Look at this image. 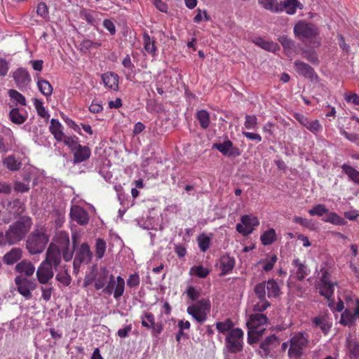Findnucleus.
I'll use <instances>...</instances> for the list:
<instances>
[{
    "instance_id": "obj_5",
    "label": "nucleus",
    "mask_w": 359,
    "mask_h": 359,
    "mask_svg": "<svg viewBox=\"0 0 359 359\" xmlns=\"http://www.w3.org/2000/svg\"><path fill=\"white\" fill-rule=\"evenodd\" d=\"M210 302L207 299H202L198 302L187 307V313L198 323H203L210 311Z\"/></svg>"
},
{
    "instance_id": "obj_34",
    "label": "nucleus",
    "mask_w": 359,
    "mask_h": 359,
    "mask_svg": "<svg viewBox=\"0 0 359 359\" xmlns=\"http://www.w3.org/2000/svg\"><path fill=\"white\" fill-rule=\"evenodd\" d=\"M258 2L264 8L273 13L283 11V8L279 5L278 0H258Z\"/></svg>"
},
{
    "instance_id": "obj_23",
    "label": "nucleus",
    "mask_w": 359,
    "mask_h": 359,
    "mask_svg": "<svg viewBox=\"0 0 359 359\" xmlns=\"http://www.w3.org/2000/svg\"><path fill=\"white\" fill-rule=\"evenodd\" d=\"M27 114L25 111L22 113L20 111L19 108L14 107L11 109L8 114L9 120L14 124L22 125L27 119Z\"/></svg>"
},
{
    "instance_id": "obj_15",
    "label": "nucleus",
    "mask_w": 359,
    "mask_h": 359,
    "mask_svg": "<svg viewBox=\"0 0 359 359\" xmlns=\"http://www.w3.org/2000/svg\"><path fill=\"white\" fill-rule=\"evenodd\" d=\"M92 259V253L90 247L87 243H83L76 250V256L74 259V269L79 267L81 263H89Z\"/></svg>"
},
{
    "instance_id": "obj_25",
    "label": "nucleus",
    "mask_w": 359,
    "mask_h": 359,
    "mask_svg": "<svg viewBox=\"0 0 359 359\" xmlns=\"http://www.w3.org/2000/svg\"><path fill=\"white\" fill-rule=\"evenodd\" d=\"M102 81L104 86L113 90H117L118 88V76L112 72H107L102 76Z\"/></svg>"
},
{
    "instance_id": "obj_4",
    "label": "nucleus",
    "mask_w": 359,
    "mask_h": 359,
    "mask_svg": "<svg viewBox=\"0 0 359 359\" xmlns=\"http://www.w3.org/2000/svg\"><path fill=\"white\" fill-rule=\"evenodd\" d=\"M48 236L43 227L35 229L29 236L27 248L31 254H39L43 252L48 242Z\"/></svg>"
},
{
    "instance_id": "obj_7",
    "label": "nucleus",
    "mask_w": 359,
    "mask_h": 359,
    "mask_svg": "<svg viewBox=\"0 0 359 359\" xmlns=\"http://www.w3.org/2000/svg\"><path fill=\"white\" fill-rule=\"evenodd\" d=\"M255 292L259 298H276L280 294V289L277 282L273 279L257 284L255 287Z\"/></svg>"
},
{
    "instance_id": "obj_63",
    "label": "nucleus",
    "mask_w": 359,
    "mask_h": 359,
    "mask_svg": "<svg viewBox=\"0 0 359 359\" xmlns=\"http://www.w3.org/2000/svg\"><path fill=\"white\" fill-rule=\"evenodd\" d=\"M306 128L312 133H316L321 130L322 126L318 120L309 121Z\"/></svg>"
},
{
    "instance_id": "obj_30",
    "label": "nucleus",
    "mask_w": 359,
    "mask_h": 359,
    "mask_svg": "<svg viewBox=\"0 0 359 359\" xmlns=\"http://www.w3.org/2000/svg\"><path fill=\"white\" fill-rule=\"evenodd\" d=\"M252 41L257 46L272 53H276L280 49L278 43L273 41H266L261 37L256 38Z\"/></svg>"
},
{
    "instance_id": "obj_10",
    "label": "nucleus",
    "mask_w": 359,
    "mask_h": 359,
    "mask_svg": "<svg viewBox=\"0 0 359 359\" xmlns=\"http://www.w3.org/2000/svg\"><path fill=\"white\" fill-rule=\"evenodd\" d=\"M241 223L237 224L236 230L243 236H248L252 233L255 228L259 224V219L252 215H245L241 218Z\"/></svg>"
},
{
    "instance_id": "obj_19",
    "label": "nucleus",
    "mask_w": 359,
    "mask_h": 359,
    "mask_svg": "<svg viewBox=\"0 0 359 359\" xmlns=\"http://www.w3.org/2000/svg\"><path fill=\"white\" fill-rule=\"evenodd\" d=\"M13 78L17 86L20 88L26 87L31 81L28 72L23 68H19L13 72Z\"/></svg>"
},
{
    "instance_id": "obj_33",
    "label": "nucleus",
    "mask_w": 359,
    "mask_h": 359,
    "mask_svg": "<svg viewBox=\"0 0 359 359\" xmlns=\"http://www.w3.org/2000/svg\"><path fill=\"white\" fill-rule=\"evenodd\" d=\"M22 257V251L19 248H13L4 256V262L11 265L19 260Z\"/></svg>"
},
{
    "instance_id": "obj_60",
    "label": "nucleus",
    "mask_w": 359,
    "mask_h": 359,
    "mask_svg": "<svg viewBox=\"0 0 359 359\" xmlns=\"http://www.w3.org/2000/svg\"><path fill=\"white\" fill-rule=\"evenodd\" d=\"M36 13L43 18H46L48 16V8L44 2H40L36 8Z\"/></svg>"
},
{
    "instance_id": "obj_56",
    "label": "nucleus",
    "mask_w": 359,
    "mask_h": 359,
    "mask_svg": "<svg viewBox=\"0 0 359 359\" xmlns=\"http://www.w3.org/2000/svg\"><path fill=\"white\" fill-rule=\"evenodd\" d=\"M198 246L202 252H205L210 246V241L208 236L203 233L198 238Z\"/></svg>"
},
{
    "instance_id": "obj_48",
    "label": "nucleus",
    "mask_w": 359,
    "mask_h": 359,
    "mask_svg": "<svg viewBox=\"0 0 359 359\" xmlns=\"http://www.w3.org/2000/svg\"><path fill=\"white\" fill-rule=\"evenodd\" d=\"M210 271L202 266H194L190 269L189 273L192 276H196L198 278H203L206 277Z\"/></svg>"
},
{
    "instance_id": "obj_41",
    "label": "nucleus",
    "mask_w": 359,
    "mask_h": 359,
    "mask_svg": "<svg viewBox=\"0 0 359 359\" xmlns=\"http://www.w3.org/2000/svg\"><path fill=\"white\" fill-rule=\"evenodd\" d=\"M261 241L264 245H268L273 243L276 240V233L273 229H270L264 231L261 235Z\"/></svg>"
},
{
    "instance_id": "obj_11",
    "label": "nucleus",
    "mask_w": 359,
    "mask_h": 359,
    "mask_svg": "<svg viewBox=\"0 0 359 359\" xmlns=\"http://www.w3.org/2000/svg\"><path fill=\"white\" fill-rule=\"evenodd\" d=\"M17 291L26 299H30L32 297V292L35 290L36 284L34 281L23 277L17 276L15 278Z\"/></svg>"
},
{
    "instance_id": "obj_6",
    "label": "nucleus",
    "mask_w": 359,
    "mask_h": 359,
    "mask_svg": "<svg viewBox=\"0 0 359 359\" xmlns=\"http://www.w3.org/2000/svg\"><path fill=\"white\" fill-rule=\"evenodd\" d=\"M294 34L301 41L311 39L319 34L317 27L304 20H299L294 27Z\"/></svg>"
},
{
    "instance_id": "obj_54",
    "label": "nucleus",
    "mask_w": 359,
    "mask_h": 359,
    "mask_svg": "<svg viewBox=\"0 0 359 359\" xmlns=\"http://www.w3.org/2000/svg\"><path fill=\"white\" fill-rule=\"evenodd\" d=\"M328 212V210L323 204H318L313 207L309 210V213L311 216H323Z\"/></svg>"
},
{
    "instance_id": "obj_9",
    "label": "nucleus",
    "mask_w": 359,
    "mask_h": 359,
    "mask_svg": "<svg viewBox=\"0 0 359 359\" xmlns=\"http://www.w3.org/2000/svg\"><path fill=\"white\" fill-rule=\"evenodd\" d=\"M125 280L121 276H117L115 279L113 275H110V279L104 288V292L111 295L114 294L116 299H118L124 292Z\"/></svg>"
},
{
    "instance_id": "obj_64",
    "label": "nucleus",
    "mask_w": 359,
    "mask_h": 359,
    "mask_svg": "<svg viewBox=\"0 0 359 359\" xmlns=\"http://www.w3.org/2000/svg\"><path fill=\"white\" fill-rule=\"evenodd\" d=\"M140 284V277L137 273L132 274L127 280V285L130 287H136Z\"/></svg>"
},
{
    "instance_id": "obj_13",
    "label": "nucleus",
    "mask_w": 359,
    "mask_h": 359,
    "mask_svg": "<svg viewBox=\"0 0 359 359\" xmlns=\"http://www.w3.org/2000/svg\"><path fill=\"white\" fill-rule=\"evenodd\" d=\"M53 266L48 262L43 261L41 263L36 272L37 280L41 284H47L53 278L54 276Z\"/></svg>"
},
{
    "instance_id": "obj_62",
    "label": "nucleus",
    "mask_w": 359,
    "mask_h": 359,
    "mask_svg": "<svg viewBox=\"0 0 359 359\" xmlns=\"http://www.w3.org/2000/svg\"><path fill=\"white\" fill-rule=\"evenodd\" d=\"M293 221L294 222L299 224L304 227L312 229L311 222L306 218H304L299 216H294L293 218Z\"/></svg>"
},
{
    "instance_id": "obj_38",
    "label": "nucleus",
    "mask_w": 359,
    "mask_h": 359,
    "mask_svg": "<svg viewBox=\"0 0 359 359\" xmlns=\"http://www.w3.org/2000/svg\"><path fill=\"white\" fill-rule=\"evenodd\" d=\"M325 214L326 216L323 218V221L325 222L334 225H344L346 224V221L335 212L328 211Z\"/></svg>"
},
{
    "instance_id": "obj_57",
    "label": "nucleus",
    "mask_w": 359,
    "mask_h": 359,
    "mask_svg": "<svg viewBox=\"0 0 359 359\" xmlns=\"http://www.w3.org/2000/svg\"><path fill=\"white\" fill-rule=\"evenodd\" d=\"M245 127L248 130H255L257 127V118L255 116L246 115Z\"/></svg>"
},
{
    "instance_id": "obj_51",
    "label": "nucleus",
    "mask_w": 359,
    "mask_h": 359,
    "mask_svg": "<svg viewBox=\"0 0 359 359\" xmlns=\"http://www.w3.org/2000/svg\"><path fill=\"white\" fill-rule=\"evenodd\" d=\"M233 323L231 320L227 319L222 322L216 323V328L221 333L229 332L232 329Z\"/></svg>"
},
{
    "instance_id": "obj_50",
    "label": "nucleus",
    "mask_w": 359,
    "mask_h": 359,
    "mask_svg": "<svg viewBox=\"0 0 359 359\" xmlns=\"http://www.w3.org/2000/svg\"><path fill=\"white\" fill-rule=\"evenodd\" d=\"M100 46L101 43L99 42H93L89 39H84L80 43V50L83 53H86L90 49L97 48Z\"/></svg>"
},
{
    "instance_id": "obj_53",
    "label": "nucleus",
    "mask_w": 359,
    "mask_h": 359,
    "mask_svg": "<svg viewBox=\"0 0 359 359\" xmlns=\"http://www.w3.org/2000/svg\"><path fill=\"white\" fill-rule=\"evenodd\" d=\"M61 142H63L72 151L76 149V147L79 145L78 137L76 136L64 135L63 140Z\"/></svg>"
},
{
    "instance_id": "obj_22",
    "label": "nucleus",
    "mask_w": 359,
    "mask_h": 359,
    "mask_svg": "<svg viewBox=\"0 0 359 359\" xmlns=\"http://www.w3.org/2000/svg\"><path fill=\"white\" fill-rule=\"evenodd\" d=\"M279 5L281 6L283 11H285L288 15H294L297 9L302 10L304 8L303 4L298 0H285L281 1Z\"/></svg>"
},
{
    "instance_id": "obj_29",
    "label": "nucleus",
    "mask_w": 359,
    "mask_h": 359,
    "mask_svg": "<svg viewBox=\"0 0 359 359\" xmlns=\"http://www.w3.org/2000/svg\"><path fill=\"white\" fill-rule=\"evenodd\" d=\"M313 323L316 327H319L325 334H327L330 331L332 326V321L326 315L316 317Z\"/></svg>"
},
{
    "instance_id": "obj_20",
    "label": "nucleus",
    "mask_w": 359,
    "mask_h": 359,
    "mask_svg": "<svg viewBox=\"0 0 359 359\" xmlns=\"http://www.w3.org/2000/svg\"><path fill=\"white\" fill-rule=\"evenodd\" d=\"M221 270V275L224 276L231 272L235 266V259L229 255L222 256L217 264Z\"/></svg>"
},
{
    "instance_id": "obj_31",
    "label": "nucleus",
    "mask_w": 359,
    "mask_h": 359,
    "mask_svg": "<svg viewBox=\"0 0 359 359\" xmlns=\"http://www.w3.org/2000/svg\"><path fill=\"white\" fill-rule=\"evenodd\" d=\"M294 67L296 72L304 76L313 78L314 76V72L313 68L303 62H301L299 60L295 61Z\"/></svg>"
},
{
    "instance_id": "obj_47",
    "label": "nucleus",
    "mask_w": 359,
    "mask_h": 359,
    "mask_svg": "<svg viewBox=\"0 0 359 359\" xmlns=\"http://www.w3.org/2000/svg\"><path fill=\"white\" fill-rule=\"evenodd\" d=\"M106 248V242L102 238H97L95 243V256L98 259L104 257Z\"/></svg>"
},
{
    "instance_id": "obj_36",
    "label": "nucleus",
    "mask_w": 359,
    "mask_h": 359,
    "mask_svg": "<svg viewBox=\"0 0 359 359\" xmlns=\"http://www.w3.org/2000/svg\"><path fill=\"white\" fill-rule=\"evenodd\" d=\"M8 96L11 98V100L15 104V105H20V106H26L27 105V100L25 97L19 93L18 90L14 89H11L8 92Z\"/></svg>"
},
{
    "instance_id": "obj_52",
    "label": "nucleus",
    "mask_w": 359,
    "mask_h": 359,
    "mask_svg": "<svg viewBox=\"0 0 359 359\" xmlns=\"http://www.w3.org/2000/svg\"><path fill=\"white\" fill-rule=\"evenodd\" d=\"M55 278L57 281L65 286L69 285L72 281L71 276L66 270L57 273Z\"/></svg>"
},
{
    "instance_id": "obj_16",
    "label": "nucleus",
    "mask_w": 359,
    "mask_h": 359,
    "mask_svg": "<svg viewBox=\"0 0 359 359\" xmlns=\"http://www.w3.org/2000/svg\"><path fill=\"white\" fill-rule=\"evenodd\" d=\"M292 265L293 269L291 271L290 280L292 278H296L299 280H302L310 272L307 265L298 258L292 260Z\"/></svg>"
},
{
    "instance_id": "obj_44",
    "label": "nucleus",
    "mask_w": 359,
    "mask_h": 359,
    "mask_svg": "<svg viewBox=\"0 0 359 359\" xmlns=\"http://www.w3.org/2000/svg\"><path fill=\"white\" fill-rule=\"evenodd\" d=\"M4 165L10 170L15 171L20 169L21 163L13 156H8L3 160Z\"/></svg>"
},
{
    "instance_id": "obj_26",
    "label": "nucleus",
    "mask_w": 359,
    "mask_h": 359,
    "mask_svg": "<svg viewBox=\"0 0 359 359\" xmlns=\"http://www.w3.org/2000/svg\"><path fill=\"white\" fill-rule=\"evenodd\" d=\"M74 153V162L75 163H81L88 158L90 156V150L86 146H81V144L73 151Z\"/></svg>"
},
{
    "instance_id": "obj_55",
    "label": "nucleus",
    "mask_w": 359,
    "mask_h": 359,
    "mask_svg": "<svg viewBox=\"0 0 359 359\" xmlns=\"http://www.w3.org/2000/svg\"><path fill=\"white\" fill-rule=\"evenodd\" d=\"M142 325L143 327L150 329L154 325V316L151 313H145L142 317Z\"/></svg>"
},
{
    "instance_id": "obj_3",
    "label": "nucleus",
    "mask_w": 359,
    "mask_h": 359,
    "mask_svg": "<svg viewBox=\"0 0 359 359\" xmlns=\"http://www.w3.org/2000/svg\"><path fill=\"white\" fill-rule=\"evenodd\" d=\"M268 321L267 317L262 313H255L250 316L247 322L248 327V340L250 344L256 342L262 336Z\"/></svg>"
},
{
    "instance_id": "obj_39",
    "label": "nucleus",
    "mask_w": 359,
    "mask_h": 359,
    "mask_svg": "<svg viewBox=\"0 0 359 359\" xmlns=\"http://www.w3.org/2000/svg\"><path fill=\"white\" fill-rule=\"evenodd\" d=\"M144 48L149 54L155 55L156 52V47L155 41L152 39L147 33L143 34Z\"/></svg>"
},
{
    "instance_id": "obj_43",
    "label": "nucleus",
    "mask_w": 359,
    "mask_h": 359,
    "mask_svg": "<svg viewBox=\"0 0 359 359\" xmlns=\"http://www.w3.org/2000/svg\"><path fill=\"white\" fill-rule=\"evenodd\" d=\"M33 104L34 106L35 109L36 110L37 114L43 118H48L50 115L46 110V107L43 105V103L41 100L39 99H34L33 100Z\"/></svg>"
},
{
    "instance_id": "obj_42",
    "label": "nucleus",
    "mask_w": 359,
    "mask_h": 359,
    "mask_svg": "<svg viewBox=\"0 0 359 359\" xmlns=\"http://www.w3.org/2000/svg\"><path fill=\"white\" fill-rule=\"evenodd\" d=\"M341 168L342 170L348 175L351 180L359 184V171L346 164H344L341 166Z\"/></svg>"
},
{
    "instance_id": "obj_46",
    "label": "nucleus",
    "mask_w": 359,
    "mask_h": 359,
    "mask_svg": "<svg viewBox=\"0 0 359 359\" xmlns=\"http://www.w3.org/2000/svg\"><path fill=\"white\" fill-rule=\"evenodd\" d=\"M196 118L198 120L201 126L203 128H207L210 125V115L206 110H200L196 114Z\"/></svg>"
},
{
    "instance_id": "obj_61",
    "label": "nucleus",
    "mask_w": 359,
    "mask_h": 359,
    "mask_svg": "<svg viewBox=\"0 0 359 359\" xmlns=\"http://www.w3.org/2000/svg\"><path fill=\"white\" fill-rule=\"evenodd\" d=\"M14 189L16 191L24 193L29 189V184L25 181V182H15L14 184Z\"/></svg>"
},
{
    "instance_id": "obj_49",
    "label": "nucleus",
    "mask_w": 359,
    "mask_h": 359,
    "mask_svg": "<svg viewBox=\"0 0 359 359\" xmlns=\"http://www.w3.org/2000/svg\"><path fill=\"white\" fill-rule=\"evenodd\" d=\"M279 42L282 44L284 50L288 55L292 54V50L294 48V42L285 36H281L278 38Z\"/></svg>"
},
{
    "instance_id": "obj_17",
    "label": "nucleus",
    "mask_w": 359,
    "mask_h": 359,
    "mask_svg": "<svg viewBox=\"0 0 359 359\" xmlns=\"http://www.w3.org/2000/svg\"><path fill=\"white\" fill-rule=\"evenodd\" d=\"M213 148L217 149L223 155L226 156H238L241 154L240 150L233 147V143L230 140H226L222 143L213 144Z\"/></svg>"
},
{
    "instance_id": "obj_40",
    "label": "nucleus",
    "mask_w": 359,
    "mask_h": 359,
    "mask_svg": "<svg viewBox=\"0 0 359 359\" xmlns=\"http://www.w3.org/2000/svg\"><path fill=\"white\" fill-rule=\"evenodd\" d=\"M37 86L39 91L45 96L50 97L53 93V87L50 83L43 79L39 78Z\"/></svg>"
},
{
    "instance_id": "obj_58",
    "label": "nucleus",
    "mask_w": 359,
    "mask_h": 359,
    "mask_svg": "<svg viewBox=\"0 0 359 359\" xmlns=\"http://www.w3.org/2000/svg\"><path fill=\"white\" fill-rule=\"evenodd\" d=\"M259 299V302L253 306V310L255 311L262 312L266 310L270 306V304L266 301V297Z\"/></svg>"
},
{
    "instance_id": "obj_1",
    "label": "nucleus",
    "mask_w": 359,
    "mask_h": 359,
    "mask_svg": "<svg viewBox=\"0 0 359 359\" xmlns=\"http://www.w3.org/2000/svg\"><path fill=\"white\" fill-rule=\"evenodd\" d=\"M60 235H62V237L59 243H51L48 247L46 257L44 260L53 266L54 268L59 265L62 255L66 262L71 260L73 257V250L69 248V240L68 234L67 233H61Z\"/></svg>"
},
{
    "instance_id": "obj_2",
    "label": "nucleus",
    "mask_w": 359,
    "mask_h": 359,
    "mask_svg": "<svg viewBox=\"0 0 359 359\" xmlns=\"http://www.w3.org/2000/svg\"><path fill=\"white\" fill-rule=\"evenodd\" d=\"M32 225L29 217L22 218L11 225L5 234L0 233V245H12L20 241L29 231Z\"/></svg>"
},
{
    "instance_id": "obj_21",
    "label": "nucleus",
    "mask_w": 359,
    "mask_h": 359,
    "mask_svg": "<svg viewBox=\"0 0 359 359\" xmlns=\"http://www.w3.org/2000/svg\"><path fill=\"white\" fill-rule=\"evenodd\" d=\"M13 132L10 129L4 131L3 135H0V152L6 153L11 149L13 146L12 141Z\"/></svg>"
},
{
    "instance_id": "obj_45",
    "label": "nucleus",
    "mask_w": 359,
    "mask_h": 359,
    "mask_svg": "<svg viewBox=\"0 0 359 359\" xmlns=\"http://www.w3.org/2000/svg\"><path fill=\"white\" fill-rule=\"evenodd\" d=\"M355 318V315H353L351 311L346 310L341 315L339 323L344 326L350 327L354 323Z\"/></svg>"
},
{
    "instance_id": "obj_32",
    "label": "nucleus",
    "mask_w": 359,
    "mask_h": 359,
    "mask_svg": "<svg viewBox=\"0 0 359 359\" xmlns=\"http://www.w3.org/2000/svg\"><path fill=\"white\" fill-rule=\"evenodd\" d=\"M346 348L351 359H359V342L351 339L346 338Z\"/></svg>"
},
{
    "instance_id": "obj_28",
    "label": "nucleus",
    "mask_w": 359,
    "mask_h": 359,
    "mask_svg": "<svg viewBox=\"0 0 359 359\" xmlns=\"http://www.w3.org/2000/svg\"><path fill=\"white\" fill-rule=\"evenodd\" d=\"M49 130L56 140L62 141L63 140L65 135L63 133V126L57 119L52 118L50 120Z\"/></svg>"
},
{
    "instance_id": "obj_59",
    "label": "nucleus",
    "mask_w": 359,
    "mask_h": 359,
    "mask_svg": "<svg viewBox=\"0 0 359 359\" xmlns=\"http://www.w3.org/2000/svg\"><path fill=\"white\" fill-rule=\"evenodd\" d=\"M210 20V16L208 15L206 11L205 10H197V14L194 18V21L196 23H199L202 20L208 21Z\"/></svg>"
},
{
    "instance_id": "obj_12",
    "label": "nucleus",
    "mask_w": 359,
    "mask_h": 359,
    "mask_svg": "<svg viewBox=\"0 0 359 359\" xmlns=\"http://www.w3.org/2000/svg\"><path fill=\"white\" fill-rule=\"evenodd\" d=\"M307 339L302 333L294 335L290 340V348L288 353L291 358H297L302 355L304 348L307 344Z\"/></svg>"
},
{
    "instance_id": "obj_24",
    "label": "nucleus",
    "mask_w": 359,
    "mask_h": 359,
    "mask_svg": "<svg viewBox=\"0 0 359 359\" xmlns=\"http://www.w3.org/2000/svg\"><path fill=\"white\" fill-rule=\"evenodd\" d=\"M110 273L107 270L106 268H102L100 269L97 276L95 280V287L97 290L104 288L107 285L109 279H110Z\"/></svg>"
},
{
    "instance_id": "obj_37",
    "label": "nucleus",
    "mask_w": 359,
    "mask_h": 359,
    "mask_svg": "<svg viewBox=\"0 0 359 359\" xmlns=\"http://www.w3.org/2000/svg\"><path fill=\"white\" fill-rule=\"evenodd\" d=\"M277 260L278 257L276 255H267L264 259L260 260L258 264L262 265V268L264 271H269L272 270Z\"/></svg>"
},
{
    "instance_id": "obj_18",
    "label": "nucleus",
    "mask_w": 359,
    "mask_h": 359,
    "mask_svg": "<svg viewBox=\"0 0 359 359\" xmlns=\"http://www.w3.org/2000/svg\"><path fill=\"white\" fill-rule=\"evenodd\" d=\"M70 217L80 225H85L89 221L88 212L79 205H72L70 210Z\"/></svg>"
},
{
    "instance_id": "obj_14",
    "label": "nucleus",
    "mask_w": 359,
    "mask_h": 359,
    "mask_svg": "<svg viewBox=\"0 0 359 359\" xmlns=\"http://www.w3.org/2000/svg\"><path fill=\"white\" fill-rule=\"evenodd\" d=\"M336 284V282H331L330 280L328 273L325 271H323L319 285L320 294L327 299L328 301H330V298L334 293V287Z\"/></svg>"
},
{
    "instance_id": "obj_8",
    "label": "nucleus",
    "mask_w": 359,
    "mask_h": 359,
    "mask_svg": "<svg viewBox=\"0 0 359 359\" xmlns=\"http://www.w3.org/2000/svg\"><path fill=\"white\" fill-rule=\"evenodd\" d=\"M243 332L239 328L231 330L226 337V347L231 353H237L243 348Z\"/></svg>"
},
{
    "instance_id": "obj_35",
    "label": "nucleus",
    "mask_w": 359,
    "mask_h": 359,
    "mask_svg": "<svg viewBox=\"0 0 359 359\" xmlns=\"http://www.w3.org/2000/svg\"><path fill=\"white\" fill-rule=\"evenodd\" d=\"M278 344L279 341L277 337L272 334L260 344V348L265 352V354H268L269 351L276 347Z\"/></svg>"
},
{
    "instance_id": "obj_27",
    "label": "nucleus",
    "mask_w": 359,
    "mask_h": 359,
    "mask_svg": "<svg viewBox=\"0 0 359 359\" xmlns=\"http://www.w3.org/2000/svg\"><path fill=\"white\" fill-rule=\"evenodd\" d=\"M15 271L26 276H31L35 271V266L30 261L22 260L16 264Z\"/></svg>"
}]
</instances>
